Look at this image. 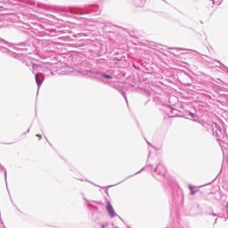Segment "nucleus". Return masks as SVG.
Wrapping results in <instances>:
<instances>
[{
    "label": "nucleus",
    "instance_id": "obj_3",
    "mask_svg": "<svg viewBox=\"0 0 228 228\" xmlns=\"http://www.w3.org/2000/svg\"><path fill=\"white\" fill-rule=\"evenodd\" d=\"M36 81H37V83L38 85V74H36Z\"/></svg>",
    "mask_w": 228,
    "mask_h": 228
},
{
    "label": "nucleus",
    "instance_id": "obj_7",
    "mask_svg": "<svg viewBox=\"0 0 228 228\" xmlns=\"http://www.w3.org/2000/svg\"><path fill=\"white\" fill-rule=\"evenodd\" d=\"M0 8H3V5H0Z\"/></svg>",
    "mask_w": 228,
    "mask_h": 228
},
{
    "label": "nucleus",
    "instance_id": "obj_4",
    "mask_svg": "<svg viewBox=\"0 0 228 228\" xmlns=\"http://www.w3.org/2000/svg\"><path fill=\"white\" fill-rule=\"evenodd\" d=\"M190 115H191V117H195V114L194 113H192V112H190Z\"/></svg>",
    "mask_w": 228,
    "mask_h": 228
},
{
    "label": "nucleus",
    "instance_id": "obj_5",
    "mask_svg": "<svg viewBox=\"0 0 228 228\" xmlns=\"http://www.w3.org/2000/svg\"><path fill=\"white\" fill-rule=\"evenodd\" d=\"M37 136L39 137V138H42V135H40V134H37Z\"/></svg>",
    "mask_w": 228,
    "mask_h": 228
},
{
    "label": "nucleus",
    "instance_id": "obj_1",
    "mask_svg": "<svg viewBox=\"0 0 228 228\" xmlns=\"http://www.w3.org/2000/svg\"><path fill=\"white\" fill-rule=\"evenodd\" d=\"M106 209L112 218L117 216V213H115V209H113V206H111V203L110 201L107 202Z\"/></svg>",
    "mask_w": 228,
    "mask_h": 228
},
{
    "label": "nucleus",
    "instance_id": "obj_2",
    "mask_svg": "<svg viewBox=\"0 0 228 228\" xmlns=\"http://www.w3.org/2000/svg\"><path fill=\"white\" fill-rule=\"evenodd\" d=\"M102 77H106V79H111L112 78L111 76L106 75V74L102 75Z\"/></svg>",
    "mask_w": 228,
    "mask_h": 228
},
{
    "label": "nucleus",
    "instance_id": "obj_6",
    "mask_svg": "<svg viewBox=\"0 0 228 228\" xmlns=\"http://www.w3.org/2000/svg\"><path fill=\"white\" fill-rule=\"evenodd\" d=\"M195 194V191H191V195H194Z\"/></svg>",
    "mask_w": 228,
    "mask_h": 228
}]
</instances>
